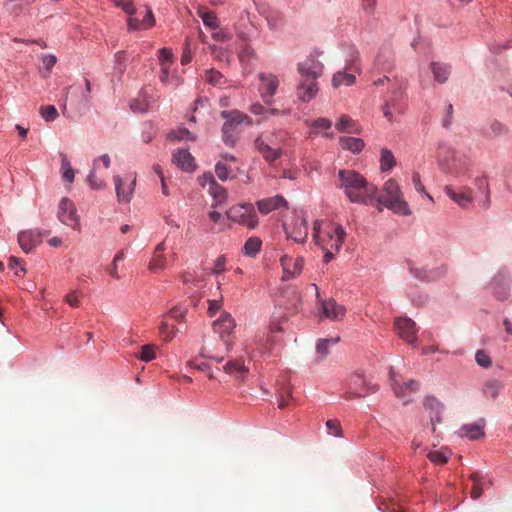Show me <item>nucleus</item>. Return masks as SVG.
<instances>
[{"label": "nucleus", "instance_id": "7", "mask_svg": "<svg viewBox=\"0 0 512 512\" xmlns=\"http://www.w3.org/2000/svg\"><path fill=\"white\" fill-rule=\"evenodd\" d=\"M57 218L62 224L73 229H78L80 226V217L77 209L74 203L67 197H63L58 204Z\"/></svg>", "mask_w": 512, "mask_h": 512}, {"label": "nucleus", "instance_id": "63", "mask_svg": "<svg viewBox=\"0 0 512 512\" xmlns=\"http://www.w3.org/2000/svg\"><path fill=\"white\" fill-rule=\"evenodd\" d=\"M490 130L494 136H502L508 132L507 127L499 121H493Z\"/></svg>", "mask_w": 512, "mask_h": 512}, {"label": "nucleus", "instance_id": "39", "mask_svg": "<svg viewBox=\"0 0 512 512\" xmlns=\"http://www.w3.org/2000/svg\"><path fill=\"white\" fill-rule=\"evenodd\" d=\"M262 246V240L259 237H250L246 240L243 247V254L248 257H255Z\"/></svg>", "mask_w": 512, "mask_h": 512}, {"label": "nucleus", "instance_id": "23", "mask_svg": "<svg viewBox=\"0 0 512 512\" xmlns=\"http://www.w3.org/2000/svg\"><path fill=\"white\" fill-rule=\"evenodd\" d=\"M455 157V150L447 144H440L437 149V163L444 173H451V162Z\"/></svg>", "mask_w": 512, "mask_h": 512}, {"label": "nucleus", "instance_id": "53", "mask_svg": "<svg viewBox=\"0 0 512 512\" xmlns=\"http://www.w3.org/2000/svg\"><path fill=\"white\" fill-rule=\"evenodd\" d=\"M215 174L219 180H221L223 182L226 181L230 175V170L227 167L226 163H224L222 161H218L215 164Z\"/></svg>", "mask_w": 512, "mask_h": 512}, {"label": "nucleus", "instance_id": "17", "mask_svg": "<svg viewBox=\"0 0 512 512\" xmlns=\"http://www.w3.org/2000/svg\"><path fill=\"white\" fill-rule=\"evenodd\" d=\"M117 200L119 203H129L134 194L136 185V178L130 180L129 183L125 182L120 176L113 177Z\"/></svg>", "mask_w": 512, "mask_h": 512}, {"label": "nucleus", "instance_id": "45", "mask_svg": "<svg viewBox=\"0 0 512 512\" xmlns=\"http://www.w3.org/2000/svg\"><path fill=\"white\" fill-rule=\"evenodd\" d=\"M473 481V488L471 491V498L473 500L479 499L483 494V484L481 481V476L478 473H473L470 476Z\"/></svg>", "mask_w": 512, "mask_h": 512}, {"label": "nucleus", "instance_id": "43", "mask_svg": "<svg viewBox=\"0 0 512 512\" xmlns=\"http://www.w3.org/2000/svg\"><path fill=\"white\" fill-rule=\"evenodd\" d=\"M377 2L378 0H361L360 8L363 18L366 20L374 18L376 14Z\"/></svg>", "mask_w": 512, "mask_h": 512}, {"label": "nucleus", "instance_id": "6", "mask_svg": "<svg viewBox=\"0 0 512 512\" xmlns=\"http://www.w3.org/2000/svg\"><path fill=\"white\" fill-rule=\"evenodd\" d=\"M322 52L314 49L303 61L297 63V71L302 78L318 79L324 71V64L319 60Z\"/></svg>", "mask_w": 512, "mask_h": 512}, {"label": "nucleus", "instance_id": "33", "mask_svg": "<svg viewBox=\"0 0 512 512\" xmlns=\"http://www.w3.org/2000/svg\"><path fill=\"white\" fill-rule=\"evenodd\" d=\"M430 66L434 79L437 82L443 84L448 80L450 76V65L433 61Z\"/></svg>", "mask_w": 512, "mask_h": 512}, {"label": "nucleus", "instance_id": "4", "mask_svg": "<svg viewBox=\"0 0 512 512\" xmlns=\"http://www.w3.org/2000/svg\"><path fill=\"white\" fill-rule=\"evenodd\" d=\"M283 229L288 239L303 244L308 238V220L304 210H295L290 222L283 223Z\"/></svg>", "mask_w": 512, "mask_h": 512}, {"label": "nucleus", "instance_id": "13", "mask_svg": "<svg viewBox=\"0 0 512 512\" xmlns=\"http://www.w3.org/2000/svg\"><path fill=\"white\" fill-rule=\"evenodd\" d=\"M474 186L476 188V194L473 196L474 202H476L482 210H488L491 206V191L487 177H476L474 179Z\"/></svg>", "mask_w": 512, "mask_h": 512}, {"label": "nucleus", "instance_id": "29", "mask_svg": "<svg viewBox=\"0 0 512 512\" xmlns=\"http://www.w3.org/2000/svg\"><path fill=\"white\" fill-rule=\"evenodd\" d=\"M484 426L485 422L483 419H480L474 423L464 424L459 430V435L471 440L479 439L484 436Z\"/></svg>", "mask_w": 512, "mask_h": 512}, {"label": "nucleus", "instance_id": "55", "mask_svg": "<svg viewBox=\"0 0 512 512\" xmlns=\"http://www.w3.org/2000/svg\"><path fill=\"white\" fill-rule=\"evenodd\" d=\"M165 267V257L163 255H154L149 263V270L156 273Z\"/></svg>", "mask_w": 512, "mask_h": 512}, {"label": "nucleus", "instance_id": "11", "mask_svg": "<svg viewBox=\"0 0 512 512\" xmlns=\"http://www.w3.org/2000/svg\"><path fill=\"white\" fill-rule=\"evenodd\" d=\"M510 274L506 268H501L492 277L490 289L498 300H505L509 295Z\"/></svg>", "mask_w": 512, "mask_h": 512}, {"label": "nucleus", "instance_id": "21", "mask_svg": "<svg viewBox=\"0 0 512 512\" xmlns=\"http://www.w3.org/2000/svg\"><path fill=\"white\" fill-rule=\"evenodd\" d=\"M172 162L184 172H194L197 168L195 158L188 149H176L172 156Z\"/></svg>", "mask_w": 512, "mask_h": 512}, {"label": "nucleus", "instance_id": "1", "mask_svg": "<svg viewBox=\"0 0 512 512\" xmlns=\"http://www.w3.org/2000/svg\"><path fill=\"white\" fill-rule=\"evenodd\" d=\"M339 185L352 203L369 204L376 197L377 186L369 183L355 170L342 169L338 172Z\"/></svg>", "mask_w": 512, "mask_h": 512}, {"label": "nucleus", "instance_id": "57", "mask_svg": "<svg viewBox=\"0 0 512 512\" xmlns=\"http://www.w3.org/2000/svg\"><path fill=\"white\" fill-rule=\"evenodd\" d=\"M424 407L430 412H435L436 410H443V404L439 402L437 398L434 396H427L424 400Z\"/></svg>", "mask_w": 512, "mask_h": 512}, {"label": "nucleus", "instance_id": "58", "mask_svg": "<svg viewBox=\"0 0 512 512\" xmlns=\"http://www.w3.org/2000/svg\"><path fill=\"white\" fill-rule=\"evenodd\" d=\"M114 4L117 7H120L126 14L132 15L135 13V7L133 4V0H113Z\"/></svg>", "mask_w": 512, "mask_h": 512}, {"label": "nucleus", "instance_id": "56", "mask_svg": "<svg viewBox=\"0 0 512 512\" xmlns=\"http://www.w3.org/2000/svg\"><path fill=\"white\" fill-rule=\"evenodd\" d=\"M138 358L143 362H149L155 358L154 346L151 344L144 345Z\"/></svg>", "mask_w": 512, "mask_h": 512}, {"label": "nucleus", "instance_id": "41", "mask_svg": "<svg viewBox=\"0 0 512 512\" xmlns=\"http://www.w3.org/2000/svg\"><path fill=\"white\" fill-rule=\"evenodd\" d=\"M168 139L172 141H195L196 136L192 132H190L186 127H179L169 132Z\"/></svg>", "mask_w": 512, "mask_h": 512}, {"label": "nucleus", "instance_id": "24", "mask_svg": "<svg viewBox=\"0 0 512 512\" xmlns=\"http://www.w3.org/2000/svg\"><path fill=\"white\" fill-rule=\"evenodd\" d=\"M223 371L238 380H243L246 378L249 368L242 358L229 359L223 365Z\"/></svg>", "mask_w": 512, "mask_h": 512}, {"label": "nucleus", "instance_id": "48", "mask_svg": "<svg viewBox=\"0 0 512 512\" xmlns=\"http://www.w3.org/2000/svg\"><path fill=\"white\" fill-rule=\"evenodd\" d=\"M87 182L90 188L94 190H101L106 186L105 182L101 178L97 177L95 168L90 170L87 176Z\"/></svg>", "mask_w": 512, "mask_h": 512}, {"label": "nucleus", "instance_id": "10", "mask_svg": "<svg viewBox=\"0 0 512 512\" xmlns=\"http://www.w3.org/2000/svg\"><path fill=\"white\" fill-rule=\"evenodd\" d=\"M389 376L395 396L403 399V404L407 405L411 401V395L419 391V383L415 380H409L403 385L398 384L393 367L389 368Z\"/></svg>", "mask_w": 512, "mask_h": 512}, {"label": "nucleus", "instance_id": "3", "mask_svg": "<svg viewBox=\"0 0 512 512\" xmlns=\"http://www.w3.org/2000/svg\"><path fill=\"white\" fill-rule=\"evenodd\" d=\"M221 117L225 120L222 126V140L228 147L233 148L236 144L235 133L237 126L246 122L252 124V120L238 110L222 111Z\"/></svg>", "mask_w": 512, "mask_h": 512}, {"label": "nucleus", "instance_id": "31", "mask_svg": "<svg viewBox=\"0 0 512 512\" xmlns=\"http://www.w3.org/2000/svg\"><path fill=\"white\" fill-rule=\"evenodd\" d=\"M339 144L343 150H347L353 154H359L365 147V142L361 138L351 136H341Z\"/></svg>", "mask_w": 512, "mask_h": 512}, {"label": "nucleus", "instance_id": "44", "mask_svg": "<svg viewBox=\"0 0 512 512\" xmlns=\"http://www.w3.org/2000/svg\"><path fill=\"white\" fill-rule=\"evenodd\" d=\"M199 17L202 19L205 26L216 29L219 26L218 17L211 11H199Z\"/></svg>", "mask_w": 512, "mask_h": 512}, {"label": "nucleus", "instance_id": "35", "mask_svg": "<svg viewBox=\"0 0 512 512\" xmlns=\"http://www.w3.org/2000/svg\"><path fill=\"white\" fill-rule=\"evenodd\" d=\"M396 166V159L391 150L383 148L380 151V171L389 172Z\"/></svg>", "mask_w": 512, "mask_h": 512}, {"label": "nucleus", "instance_id": "37", "mask_svg": "<svg viewBox=\"0 0 512 512\" xmlns=\"http://www.w3.org/2000/svg\"><path fill=\"white\" fill-rule=\"evenodd\" d=\"M60 158L62 179L65 182L73 183L75 178V171L71 165V162L69 161L67 155L63 152L60 153Z\"/></svg>", "mask_w": 512, "mask_h": 512}, {"label": "nucleus", "instance_id": "2", "mask_svg": "<svg viewBox=\"0 0 512 512\" xmlns=\"http://www.w3.org/2000/svg\"><path fill=\"white\" fill-rule=\"evenodd\" d=\"M373 200L380 206L378 207L379 211L385 207L398 215L409 216L411 214L408 203L403 199L401 188L393 178L384 183L381 192L377 189L376 197H373Z\"/></svg>", "mask_w": 512, "mask_h": 512}, {"label": "nucleus", "instance_id": "26", "mask_svg": "<svg viewBox=\"0 0 512 512\" xmlns=\"http://www.w3.org/2000/svg\"><path fill=\"white\" fill-rule=\"evenodd\" d=\"M254 145L256 150L269 163H273L281 156V149L271 147L261 136L255 139Z\"/></svg>", "mask_w": 512, "mask_h": 512}, {"label": "nucleus", "instance_id": "20", "mask_svg": "<svg viewBox=\"0 0 512 512\" xmlns=\"http://www.w3.org/2000/svg\"><path fill=\"white\" fill-rule=\"evenodd\" d=\"M280 264L284 273L283 279L290 280L301 274L304 266V258L299 256L293 261L288 255H283L280 258Z\"/></svg>", "mask_w": 512, "mask_h": 512}, {"label": "nucleus", "instance_id": "34", "mask_svg": "<svg viewBox=\"0 0 512 512\" xmlns=\"http://www.w3.org/2000/svg\"><path fill=\"white\" fill-rule=\"evenodd\" d=\"M207 191L210 194V196L216 201V204H212L213 208L227 201V191L223 186L218 184L217 181L210 185Z\"/></svg>", "mask_w": 512, "mask_h": 512}, {"label": "nucleus", "instance_id": "51", "mask_svg": "<svg viewBox=\"0 0 512 512\" xmlns=\"http://www.w3.org/2000/svg\"><path fill=\"white\" fill-rule=\"evenodd\" d=\"M475 361L480 367L483 368H488L492 364L490 356L482 349L476 351Z\"/></svg>", "mask_w": 512, "mask_h": 512}, {"label": "nucleus", "instance_id": "16", "mask_svg": "<svg viewBox=\"0 0 512 512\" xmlns=\"http://www.w3.org/2000/svg\"><path fill=\"white\" fill-rule=\"evenodd\" d=\"M325 237V239H321L322 245L334 251H340L346 237V231L341 225H330L325 230Z\"/></svg>", "mask_w": 512, "mask_h": 512}, {"label": "nucleus", "instance_id": "30", "mask_svg": "<svg viewBox=\"0 0 512 512\" xmlns=\"http://www.w3.org/2000/svg\"><path fill=\"white\" fill-rule=\"evenodd\" d=\"M355 73H360V71H349L345 70V68L341 71H337L332 77L333 87L338 88L340 86L353 85L356 81Z\"/></svg>", "mask_w": 512, "mask_h": 512}, {"label": "nucleus", "instance_id": "40", "mask_svg": "<svg viewBox=\"0 0 512 512\" xmlns=\"http://www.w3.org/2000/svg\"><path fill=\"white\" fill-rule=\"evenodd\" d=\"M502 388L503 384L500 381L490 380L484 384L483 394L491 400H496Z\"/></svg>", "mask_w": 512, "mask_h": 512}, {"label": "nucleus", "instance_id": "27", "mask_svg": "<svg viewBox=\"0 0 512 512\" xmlns=\"http://www.w3.org/2000/svg\"><path fill=\"white\" fill-rule=\"evenodd\" d=\"M258 210L262 214H269L270 212L279 209L280 207H286L287 201L281 195H276L273 197L265 198L258 200L256 202Z\"/></svg>", "mask_w": 512, "mask_h": 512}, {"label": "nucleus", "instance_id": "49", "mask_svg": "<svg viewBox=\"0 0 512 512\" xmlns=\"http://www.w3.org/2000/svg\"><path fill=\"white\" fill-rule=\"evenodd\" d=\"M401 98H402L401 90L400 89H395L392 92V97H391L390 101H387V102L390 103L392 108L394 110H396L399 114H404L405 107L402 106L401 103H400Z\"/></svg>", "mask_w": 512, "mask_h": 512}, {"label": "nucleus", "instance_id": "12", "mask_svg": "<svg viewBox=\"0 0 512 512\" xmlns=\"http://www.w3.org/2000/svg\"><path fill=\"white\" fill-rule=\"evenodd\" d=\"M377 389V385L362 373L356 372L350 377V390L357 397H366Z\"/></svg>", "mask_w": 512, "mask_h": 512}, {"label": "nucleus", "instance_id": "25", "mask_svg": "<svg viewBox=\"0 0 512 512\" xmlns=\"http://www.w3.org/2000/svg\"><path fill=\"white\" fill-rule=\"evenodd\" d=\"M145 15L142 20H139L136 17H129L127 21V26L129 31L136 30H147L155 25V18L152 10L145 6Z\"/></svg>", "mask_w": 512, "mask_h": 512}, {"label": "nucleus", "instance_id": "28", "mask_svg": "<svg viewBox=\"0 0 512 512\" xmlns=\"http://www.w3.org/2000/svg\"><path fill=\"white\" fill-rule=\"evenodd\" d=\"M235 321L229 313H222L221 316L214 321L213 329L221 338L228 336L235 328Z\"/></svg>", "mask_w": 512, "mask_h": 512}, {"label": "nucleus", "instance_id": "59", "mask_svg": "<svg viewBox=\"0 0 512 512\" xmlns=\"http://www.w3.org/2000/svg\"><path fill=\"white\" fill-rule=\"evenodd\" d=\"M326 427L329 430V434L334 437L342 436V428L340 422L336 419H330L326 422Z\"/></svg>", "mask_w": 512, "mask_h": 512}, {"label": "nucleus", "instance_id": "47", "mask_svg": "<svg viewBox=\"0 0 512 512\" xmlns=\"http://www.w3.org/2000/svg\"><path fill=\"white\" fill-rule=\"evenodd\" d=\"M39 113L46 122H52L58 117V111L54 105L41 106Z\"/></svg>", "mask_w": 512, "mask_h": 512}, {"label": "nucleus", "instance_id": "18", "mask_svg": "<svg viewBox=\"0 0 512 512\" xmlns=\"http://www.w3.org/2000/svg\"><path fill=\"white\" fill-rule=\"evenodd\" d=\"M395 329L401 339L409 344H413L416 340V324L407 317L397 318L395 321Z\"/></svg>", "mask_w": 512, "mask_h": 512}, {"label": "nucleus", "instance_id": "22", "mask_svg": "<svg viewBox=\"0 0 512 512\" xmlns=\"http://www.w3.org/2000/svg\"><path fill=\"white\" fill-rule=\"evenodd\" d=\"M342 58L344 60V68L349 71H361L360 56L357 47L353 44L341 46Z\"/></svg>", "mask_w": 512, "mask_h": 512}, {"label": "nucleus", "instance_id": "9", "mask_svg": "<svg viewBox=\"0 0 512 512\" xmlns=\"http://www.w3.org/2000/svg\"><path fill=\"white\" fill-rule=\"evenodd\" d=\"M48 234L49 231L40 229L22 230L18 233V244L24 253L29 254L42 243L43 237Z\"/></svg>", "mask_w": 512, "mask_h": 512}, {"label": "nucleus", "instance_id": "60", "mask_svg": "<svg viewBox=\"0 0 512 512\" xmlns=\"http://www.w3.org/2000/svg\"><path fill=\"white\" fill-rule=\"evenodd\" d=\"M409 270H410V273L415 278H417L421 281H430V280L434 279V277L431 275V273L425 269H419V268H414V267L410 266Z\"/></svg>", "mask_w": 512, "mask_h": 512}, {"label": "nucleus", "instance_id": "42", "mask_svg": "<svg viewBox=\"0 0 512 512\" xmlns=\"http://www.w3.org/2000/svg\"><path fill=\"white\" fill-rule=\"evenodd\" d=\"M354 122L348 115H342L338 122L335 124V128L340 133H355L357 130L353 129Z\"/></svg>", "mask_w": 512, "mask_h": 512}, {"label": "nucleus", "instance_id": "14", "mask_svg": "<svg viewBox=\"0 0 512 512\" xmlns=\"http://www.w3.org/2000/svg\"><path fill=\"white\" fill-rule=\"evenodd\" d=\"M445 194L455 202L460 208L469 210L473 207L474 197L472 196L469 188L455 189L450 185L444 187Z\"/></svg>", "mask_w": 512, "mask_h": 512}, {"label": "nucleus", "instance_id": "62", "mask_svg": "<svg viewBox=\"0 0 512 512\" xmlns=\"http://www.w3.org/2000/svg\"><path fill=\"white\" fill-rule=\"evenodd\" d=\"M160 335L164 338V340L169 341L175 335L174 327H169L168 323L163 321L159 327Z\"/></svg>", "mask_w": 512, "mask_h": 512}, {"label": "nucleus", "instance_id": "32", "mask_svg": "<svg viewBox=\"0 0 512 512\" xmlns=\"http://www.w3.org/2000/svg\"><path fill=\"white\" fill-rule=\"evenodd\" d=\"M160 82L164 86L177 88L182 84L183 80L177 73H170L169 67L163 65V67H161Z\"/></svg>", "mask_w": 512, "mask_h": 512}, {"label": "nucleus", "instance_id": "15", "mask_svg": "<svg viewBox=\"0 0 512 512\" xmlns=\"http://www.w3.org/2000/svg\"><path fill=\"white\" fill-rule=\"evenodd\" d=\"M320 317L327 318L332 321L341 320L346 313V308L336 302L335 299L319 300Z\"/></svg>", "mask_w": 512, "mask_h": 512}, {"label": "nucleus", "instance_id": "64", "mask_svg": "<svg viewBox=\"0 0 512 512\" xmlns=\"http://www.w3.org/2000/svg\"><path fill=\"white\" fill-rule=\"evenodd\" d=\"M188 310L186 307L184 306H175L174 308H172L168 313L167 315L171 318H174L176 320H180L182 318L185 317V315L187 314Z\"/></svg>", "mask_w": 512, "mask_h": 512}, {"label": "nucleus", "instance_id": "8", "mask_svg": "<svg viewBox=\"0 0 512 512\" xmlns=\"http://www.w3.org/2000/svg\"><path fill=\"white\" fill-rule=\"evenodd\" d=\"M260 80L259 94L267 105L272 104L273 97L277 93L279 88V78L277 75L272 73L260 72L258 74Z\"/></svg>", "mask_w": 512, "mask_h": 512}, {"label": "nucleus", "instance_id": "52", "mask_svg": "<svg viewBox=\"0 0 512 512\" xmlns=\"http://www.w3.org/2000/svg\"><path fill=\"white\" fill-rule=\"evenodd\" d=\"M306 125L316 129L328 130L332 126V122L325 117L318 118L313 121H306Z\"/></svg>", "mask_w": 512, "mask_h": 512}, {"label": "nucleus", "instance_id": "5", "mask_svg": "<svg viewBox=\"0 0 512 512\" xmlns=\"http://www.w3.org/2000/svg\"><path fill=\"white\" fill-rule=\"evenodd\" d=\"M226 216L231 221L246 226L249 229L257 227L259 220L255 208L252 204H239L231 207Z\"/></svg>", "mask_w": 512, "mask_h": 512}, {"label": "nucleus", "instance_id": "61", "mask_svg": "<svg viewBox=\"0 0 512 512\" xmlns=\"http://www.w3.org/2000/svg\"><path fill=\"white\" fill-rule=\"evenodd\" d=\"M223 75L214 69L206 71L205 80L212 85H221V79Z\"/></svg>", "mask_w": 512, "mask_h": 512}, {"label": "nucleus", "instance_id": "50", "mask_svg": "<svg viewBox=\"0 0 512 512\" xmlns=\"http://www.w3.org/2000/svg\"><path fill=\"white\" fill-rule=\"evenodd\" d=\"M238 58L241 62H248L250 60L256 59V52L251 45L245 44L239 51Z\"/></svg>", "mask_w": 512, "mask_h": 512}, {"label": "nucleus", "instance_id": "54", "mask_svg": "<svg viewBox=\"0 0 512 512\" xmlns=\"http://www.w3.org/2000/svg\"><path fill=\"white\" fill-rule=\"evenodd\" d=\"M125 259V254L123 251H119L116 253V255L113 258L112 266L110 268V276L114 279H119L120 275L118 273V262L123 261Z\"/></svg>", "mask_w": 512, "mask_h": 512}, {"label": "nucleus", "instance_id": "36", "mask_svg": "<svg viewBox=\"0 0 512 512\" xmlns=\"http://www.w3.org/2000/svg\"><path fill=\"white\" fill-rule=\"evenodd\" d=\"M70 91H73V92H76V93H81L82 94V101L84 103H88L89 102V93L91 92L90 80L85 78V92L84 93L82 92V89H81L80 86L73 85V86H70V87L67 88V93H66L64 102H63V104L61 106L63 114H65L66 109H67V99H68V93Z\"/></svg>", "mask_w": 512, "mask_h": 512}, {"label": "nucleus", "instance_id": "19", "mask_svg": "<svg viewBox=\"0 0 512 512\" xmlns=\"http://www.w3.org/2000/svg\"><path fill=\"white\" fill-rule=\"evenodd\" d=\"M317 80L300 77L296 87V94L301 102H308L316 97L319 91Z\"/></svg>", "mask_w": 512, "mask_h": 512}, {"label": "nucleus", "instance_id": "38", "mask_svg": "<svg viewBox=\"0 0 512 512\" xmlns=\"http://www.w3.org/2000/svg\"><path fill=\"white\" fill-rule=\"evenodd\" d=\"M339 337L320 339L316 344V353L319 355V361L324 360L329 354L330 346L338 343Z\"/></svg>", "mask_w": 512, "mask_h": 512}, {"label": "nucleus", "instance_id": "46", "mask_svg": "<svg viewBox=\"0 0 512 512\" xmlns=\"http://www.w3.org/2000/svg\"><path fill=\"white\" fill-rule=\"evenodd\" d=\"M450 453L446 450L430 451L427 455L429 460L435 464H444L448 461Z\"/></svg>", "mask_w": 512, "mask_h": 512}]
</instances>
